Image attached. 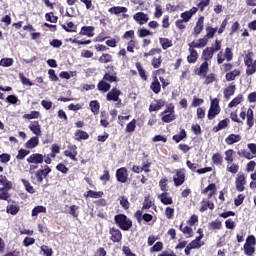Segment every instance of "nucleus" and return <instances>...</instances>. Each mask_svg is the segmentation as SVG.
<instances>
[{
	"instance_id": "f257e3e1",
	"label": "nucleus",
	"mask_w": 256,
	"mask_h": 256,
	"mask_svg": "<svg viewBox=\"0 0 256 256\" xmlns=\"http://www.w3.org/2000/svg\"><path fill=\"white\" fill-rule=\"evenodd\" d=\"M244 65L246 67V75L251 76L256 73V60L255 54L251 51H244L242 54Z\"/></svg>"
},
{
	"instance_id": "f03ea898",
	"label": "nucleus",
	"mask_w": 256,
	"mask_h": 256,
	"mask_svg": "<svg viewBox=\"0 0 256 256\" xmlns=\"http://www.w3.org/2000/svg\"><path fill=\"white\" fill-rule=\"evenodd\" d=\"M114 221L122 231H129L133 227L131 219L127 218L125 214H118L114 217Z\"/></svg>"
},
{
	"instance_id": "7ed1b4c3",
	"label": "nucleus",
	"mask_w": 256,
	"mask_h": 256,
	"mask_svg": "<svg viewBox=\"0 0 256 256\" xmlns=\"http://www.w3.org/2000/svg\"><path fill=\"white\" fill-rule=\"evenodd\" d=\"M220 113L221 107L219 106V99H211L210 108L207 115L208 119L212 121V119H215V117H217V115H219Z\"/></svg>"
},
{
	"instance_id": "20e7f679",
	"label": "nucleus",
	"mask_w": 256,
	"mask_h": 256,
	"mask_svg": "<svg viewBox=\"0 0 256 256\" xmlns=\"http://www.w3.org/2000/svg\"><path fill=\"white\" fill-rule=\"evenodd\" d=\"M256 239L255 236H248L244 244L245 255L252 256L255 253Z\"/></svg>"
},
{
	"instance_id": "39448f33",
	"label": "nucleus",
	"mask_w": 256,
	"mask_h": 256,
	"mask_svg": "<svg viewBox=\"0 0 256 256\" xmlns=\"http://www.w3.org/2000/svg\"><path fill=\"white\" fill-rule=\"evenodd\" d=\"M226 61H233V50L231 48H226L224 53L221 51L217 55V63L221 65Z\"/></svg>"
},
{
	"instance_id": "423d86ee",
	"label": "nucleus",
	"mask_w": 256,
	"mask_h": 256,
	"mask_svg": "<svg viewBox=\"0 0 256 256\" xmlns=\"http://www.w3.org/2000/svg\"><path fill=\"white\" fill-rule=\"evenodd\" d=\"M203 29H205V17L200 16L193 28L192 35L194 37H199V35H201V33L203 32Z\"/></svg>"
},
{
	"instance_id": "0eeeda50",
	"label": "nucleus",
	"mask_w": 256,
	"mask_h": 256,
	"mask_svg": "<svg viewBox=\"0 0 256 256\" xmlns=\"http://www.w3.org/2000/svg\"><path fill=\"white\" fill-rule=\"evenodd\" d=\"M12 187L13 184L7 179V176L0 175V193H9Z\"/></svg>"
},
{
	"instance_id": "6e6552de",
	"label": "nucleus",
	"mask_w": 256,
	"mask_h": 256,
	"mask_svg": "<svg viewBox=\"0 0 256 256\" xmlns=\"http://www.w3.org/2000/svg\"><path fill=\"white\" fill-rule=\"evenodd\" d=\"M51 173V168L48 165H45L44 168H41L35 172V177L38 183H43L45 177Z\"/></svg>"
},
{
	"instance_id": "1a4fd4ad",
	"label": "nucleus",
	"mask_w": 256,
	"mask_h": 256,
	"mask_svg": "<svg viewBox=\"0 0 256 256\" xmlns=\"http://www.w3.org/2000/svg\"><path fill=\"white\" fill-rule=\"evenodd\" d=\"M121 95V90L117 89V88H113L107 95H106V99L107 101H119V103L116 104L117 107H119V105H121V100L119 99V96Z\"/></svg>"
},
{
	"instance_id": "9d476101",
	"label": "nucleus",
	"mask_w": 256,
	"mask_h": 256,
	"mask_svg": "<svg viewBox=\"0 0 256 256\" xmlns=\"http://www.w3.org/2000/svg\"><path fill=\"white\" fill-rule=\"evenodd\" d=\"M175 173L176 174L173 177L175 187H181V185H183V183H185V171L176 170Z\"/></svg>"
},
{
	"instance_id": "9b49d317",
	"label": "nucleus",
	"mask_w": 256,
	"mask_h": 256,
	"mask_svg": "<svg viewBox=\"0 0 256 256\" xmlns=\"http://www.w3.org/2000/svg\"><path fill=\"white\" fill-rule=\"evenodd\" d=\"M44 159L45 157L43 156V154L35 153L27 158V163H29L30 165H41Z\"/></svg>"
},
{
	"instance_id": "f8f14e48",
	"label": "nucleus",
	"mask_w": 256,
	"mask_h": 256,
	"mask_svg": "<svg viewBox=\"0 0 256 256\" xmlns=\"http://www.w3.org/2000/svg\"><path fill=\"white\" fill-rule=\"evenodd\" d=\"M197 11H199V8L192 7L190 10L181 13V20L184 21V23H189V21H191V18L197 13Z\"/></svg>"
},
{
	"instance_id": "ddd939ff",
	"label": "nucleus",
	"mask_w": 256,
	"mask_h": 256,
	"mask_svg": "<svg viewBox=\"0 0 256 256\" xmlns=\"http://www.w3.org/2000/svg\"><path fill=\"white\" fill-rule=\"evenodd\" d=\"M134 21L138 23V25H145L149 21V14H145L144 12H137L133 15Z\"/></svg>"
},
{
	"instance_id": "4468645a",
	"label": "nucleus",
	"mask_w": 256,
	"mask_h": 256,
	"mask_svg": "<svg viewBox=\"0 0 256 256\" xmlns=\"http://www.w3.org/2000/svg\"><path fill=\"white\" fill-rule=\"evenodd\" d=\"M208 43H209V40L206 39L205 37H203L198 40L192 41L189 44V47H192L193 49H203V48L207 47Z\"/></svg>"
},
{
	"instance_id": "2eb2a0df",
	"label": "nucleus",
	"mask_w": 256,
	"mask_h": 256,
	"mask_svg": "<svg viewBox=\"0 0 256 256\" xmlns=\"http://www.w3.org/2000/svg\"><path fill=\"white\" fill-rule=\"evenodd\" d=\"M116 177L117 181L119 183H127V179L129 177V174L127 173V168L122 167L116 171Z\"/></svg>"
},
{
	"instance_id": "dca6fc26",
	"label": "nucleus",
	"mask_w": 256,
	"mask_h": 256,
	"mask_svg": "<svg viewBox=\"0 0 256 256\" xmlns=\"http://www.w3.org/2000/svg\"><path fill=\"white\" fill-rule=\"evenodd\" d=\"M28 129H30L36 137H41V125L39 124V121L30 122Z\"/></svg>"
},
{
	"instance_id": "f3484780",
	"label": "nucleus",
	"mask_w": 256,
	"mask_h": 256,
	"mask_svg": "<svg viewBox=\"0 0 256 256\" xmlns=\"http://www.w3.org/2000/svg\"><path fill=\"white\" fill-rule=\"evenodd\" d=\"M109 233L111 235V241H113V243H119V241L123 239V234H121V230L119 229L111 228Z\"/></svg>"
},
{
	"instance_id": "a211bd4d",
	"label": "nucleus",
	"mask_w": 256,
	"mask_h": 256,
	"mask_svg": "<svg viewBox=\"0 0 256 256\" xmlns=\"http://www.w3.org/2000/svg\"><path fill=\"white\" fill-rule=\"evenodd\" d=\"M213 55H215V48L207 47L202 52V59L207 63V61H211V59H213Z\"/></svg>"
},
{
	"instance_id": "6ab92c4d",
	"label": "nucleus",
	"mask_w": 256,
	"mask_h": 256,
	"mask_svg": "<svg viewBox=\"0 0 256 256\" xmlns=\"http://www.w3.org/2000/svg\"><path fill=\"white\" fill-rule=\"evenodd\" d=\"M162 121L164 123H171V121H175V113L173 110H166L162 112Z\"/></svg>"
},
{
	"instance_id": "aec40b11",
	"label": "nucleus",
	"mask_w": 256,
	"mask_h": 256,
	"mask_svg": "<svg viewBox=\"0 0 256 256\" xmlns=\"http://www.w3.org/2000/svg\"><path fill=\"white\" fill-rule=\"evenodd\" d=\"M79 35H85L86 37H93L95 35V27L83 26L80 30Z\"/></svg>"
},
{
	"instance_id": "412c9836",
	"label": "nucleus",
	"mask_w": 256,
	"mask_h": 256,
	"mask_svg": "<svg viewBox=\"0 0 256 256\" xmlns=\"http://www.w3.org/2000/svg\"><path fill=\"white\" fill-rule=\"evenodd\" d=\"M208 72H209V63L207 61H204L200 65L197 75H199V77L205 78L207 77Z\"/></svg>"
},
{
	"instance_id": "4be33fe9",
	"label": "nucleus",
	"mask_w": 256,
	"mask_h": 256,
	"mask_svg": "<svg viewBox=\"0 0 256 256\" xmlns=\"http://www.w3.org/2000/svg\"><path fill=\"white\" fill-rule=\"evenodd\" d=\"M158 199H160L163 205H173V198L169 196V193L163 192L162 194H159Z\"/></svg>"
},
{
	"instance_id": "5701e85b",
	"label": "nucleus",
	"mask_w": 256,
	"mask_h": 256,
	"mask_svg": "<svg viewBox=\"0 0 256 256\" xmlns=\"http://www.w3.org/2000/svg\"><path fill=\"white\" fill-rule=\"evenodd\" d=\"M188 51L190 53V55L187 57L188 63H196L197 59L199 58V54L197 53V50L189 46Z\"/></svg>"
},
{
	"instance_id": "b1692460",
	"label": "nucleus",
	"mask_w": 256,
	"mask_h": 256,
	"mask_svg": "<svg viewBox=\"0 0 256 256\" xmlns=\"http://www.w3.org/2000/svg\"><path fill=\"white\" fill-rule=\"evenodd\" d=\"M207 193H209L208 199H211V197L217 193V186H215V184L208 185L204 190H202L203 195H207Z\"/></svg>"
},
{
	"instance_id": "393cba45",
	"label": "nucleus",
	"mask_w": 256,
	"mask_h": 256,
	"mask_svg": "<svg viewBox=\"0 0 256 256\" xmlns=\"http://www.w3.org/2000/svg\"><path fill=\"white\" fill-rule=\"evenodd\" d=\"M236 189L239 192L245 191V175H240L236 179Z\"/></svg>"
},
{
	"instance_id": "a878e982",
	"label": "nucleus",
	"mask_w": 256,
	"mask_h": 256,
	"mask_svg": "<svg viewBox=\"0 0 256 256\" xmlns=\"http://www.w3.org/2000/svg\"><path fill=\"white\" fill-rule=\"evenodd\" d=\"M203 237L204 235L196 237V239L189 244L191 249H201V247L205 245V242L201 241Z\"/></svg>"
},
{
	"instance_id": "bb28decb",
	"label": "nucleus",
	"mask_w": 256,
	"mask_h": 256,
	"mask_svg": "<svg viewBox=\"0 0 256 256\" xmlns=\"http://www.w3.org/2000/svg\"><path fill=\"white\" fill-rule=\"evenodd\" d=\"M247 126L248 129H251L255 125V118L253 114V109L249 108L246 112Z\"/></svg>"
},
{
	"instance_id": "cd10ccee",
	"label": "nucleus",
	"mask_w": 256,
	"mask_h": 256,
	"mask_svg": "<svg viewBox=\"0 0 256 256\" xmlns=\"http://www.w3.org/2000/svg\"><path fill=\"white\" fill-rule=\"evenodd\" d=\"M127 7L123 6H114L108 10L111 15H121V13H127Z\"/></svg>"
},
{
	"instance_id": "c85d7f7f",
	"label": "nucleus",
	"mask_w": 256,
	"mask_h": 256,
	"mask_svg": "<svg viewBox=\"0 0 256 256\" xmlns=\"http://www.w3.org/2000/svg\"><path fill=\"white\" fill-rule=\"evenodd\" d=\"M239 141H241V135L239 134H230L225 139V143H227V145H234V143H239Z\"/></svg>"
},
{
	"instance_id": "c756f323",
	"label": "nucleus",
	"mask_w": 256,
	"mask_h": 256,
	"mask_svg": "<svg viewBox=\"0 0 256 256\" xmlns=\"http://www.w3.org/2000/svg\"><path fill=\"white\" fill-rule=\"evenodd\" d=\"M241 75V70L240 69H234L228 73H226V81H235V78L239 77Z\"/></svg>"
},
{
	"instance_id": "7c9ffc66",
	"label": "nucleus",
	"mask_w": 256,
	"mask_h": 256,
	"mask_svg": "<svg viewBox=\"0 0 256 256\" xmlns=\"http://www.w3.org/2000/svg\"><path fill=\"white\" fill-rule=\"evenodd\" d=\"M39 145V136H34L25 144L26 149H35Z\"/></svg>"
},
{
	"instance_id": "2f4dec72",
	"label": "nucleus",
	"mask_w": 256,
	"mask_h": 256,
	"mask_svg": "<svg viewBox=\"0 0 256 256\" xmlns=\"http://www.w3.org/2000/svg\"><path fill=\"white\" fill-rule=\"evenodd\" d=\"M205 31H206V34L204 36V39L209 41V39H213L215 37V33H217V28L207 26Z\"/></svg>"
},
{
	"instance_id": "473e14b6",
	"label": "nucleus",
	"mask_w": 256,
	"mask_h": 256,
	"mask_svg": "<svg viewBox=\"0 0 256 256\" xmlns=\"http://www.w3.org/2000/svg\"><path fill=\"white\" fill-rule=\"evenodd\" d=\"M180 231L185 235L186 239L193 237V228L189 226L180 225Z\"/></svg>"
},
{
	"instance_id": "72a5a7b5",
	"label": "nucleus",
	"mask_w": 256,
	"mask_h": 256,
	"mask_svg": "<svg viewBox=\"0 0 256 256\" xmlns=\"http://www.w3.org/2000/svg\"><path fill=\"white\" fill-rule=\"evenodd\" d=\"M207 209H215V204H213L212 202H209L207 200H203L201 202V206H200V212L204 213V211H207Z\"/></svg>"
},
{
	"instance_id": "f704fd0d",
	"label": "nucleus",
	"mask_w": 256,
	"mask_h": 256,
	"mask_svg": "<svg viewBox=\"0 0 256 256\" xmlns=\"http://www.w3.org/2000/svg\"><path fill=\"white\" fill-rule=\"evenodd\" d=\"M109 89H111V84H109V82H106L105 80L102 79L98 83V91H102V93H107Z\"/></svg>"
},
{
	"instance_id": "c9c22d12",
	"label": "nucleus",
	"mask_w": 256,
	"mask_h": 256,
	"mask_svg": "<svg viewBox=\"0 0 256 256\" xmlns=\"http://www.w3.org/2000/svg\"><path fill=\"white\" fill-rule=\"evenodd\" d=\"M102 79L107 83H117V73H106Z\"/></svg>"
},
{
	"instance_id": "e433bc0d",
	"label": "nucleus",
	"mask_w": 256,
	"mask_h": 256,
	"mask_svg": "<svg viewBox=\"0 0 256 256\" xmlns=\"http://www.w3.org/2000/svg\"><path fill=\"white\" fill-rule=\"evenodd\" d=\"M235 95V85H230L224 90L225 99H231Z\"/></svg>"
},
{
	"instance_id": "4c0bfd02",
	"label": "nucleus",
	"mask_w": 256,
	"mask_h": 256,
	"mask_svg": "<svg viewBox=\"0 0 256 256\" xmlns=\"http://www.w3.org/2000/svg\"><path fill=\"white\" fill-rule=\"evenodd\" d=\"M159 43L162 47V49H169V47H173V42L167 38H160Z\"/></svg>"
},
{
	"instance_id": "58836bf2",
	"label": "nucleus",
	"mask_w": 256,
	"mask_h": 256,
	"mask_svg": "<svg viewBox=\"0 0 256 256\" xmlns=\"http://www.w3.org/2000/svg\"><path fill=\"white\" fill-rule=\"evenodd\" d=\"M150 88L153 93L157 94L161 92V84L159 83V80H157V78H155V80L152 82Z\"/></svg>"
},
{
	"instance_id": "ea45409f",
	"label": "nucleus",
	"mask_w": 256,
	"mask_h": 256,
	"mask_svg": "<svg viewBox=\"0 0 256 256\" xmlns=\"http://www.w3.org/2000/svg\"><path fill=\"white\" fill-rule=\"evenodd\" d=\"M229 125V118H226L218 123L216 127H214V131L217 133V131H221V129H225Z\"/></svg>"
},
{
	"instance_id": "a19ab883",
	"label": "nucleus",
	"mask_w": 256,
	"mask_h": 256,
	"mask_svg": "<svg viewBox=\"0 0 256 256\" xmlns=\"http://www.w3.org/2000/svg\"><path fill=\"white\" fill-rule=\"evenodd\" d=\"M76 141H81L82 139H89V134L85 131L77 130L75 133Z\"/></svg>"
},
{
	"instance_id": "79ce46f5",
	"label": "nucleus",
	"mask_w": 256,
	"mask_h": 256,
	"mask_svg": "<svg viewBox=\"0 0 256 256\" xmlns=\"http://www.w3.org/2000/svg\"><path fill=\"white\" fill-rule=\"evenodd\" d=\"M39 213H47V208H45L44 206H36L32 210V217H37Z\"/></svg>"
},
{
	"instance_id": "37998d69",
	"label": "nucleus",
	"mask_w": 256,
	"mask_h": 256,
	"mask_svg": "<svg viewBox=\"0 0 256 256\" xmlns=\"http://www.w3.org/2000/svg\"><path fill=\"white\" fill-rule=\"evenodd\" d=\"M243 102V96L239 95L236 98H234L229 104L228 107L232 109V107H237V105L241 104Z\"/></svg>"
},
{
	"instance_id": "c03bdc74",
	"label": "nucleus",
	"mask_w": 256,
	"mask_h": 256,
	"mask_svg": "<svg viewBox=\"0 0 256 256\" xmlns=\"http://www.w3.org/2000/svg\"><path fill=\"white\" fill-rule=\"evenodd\" d=\"M99 102L97 100H93L90 102V109L94 115H97L99 113Z\"/></svg>"
},
{
	"instance_id": "a18cd8bd",
	"label": "nucleus",
	"mask_w": 256,
	"mask_h": 256,
	"mask_svg": "<svg viewBox=\"0 0 256 256\" xmlns=\"http://www.w3.org/2000/svg\"><path fill=\"white\" fill-rule=\"evenodd\" d=\"M151 35H153V32L149 31L146 28L138 29V37H140V38L151 37Z\"/></svg>"
},
{
	"instance_id": "49530a36",
	"label": "nucleus",
	"mask_w": 256,
	"mask_h": 256,
	"mask_svg": "<svg viewBox=\"0 0 256 256\" xmlns=\"http://www.w3.org/2000/svg\"><path fill=\"white\" fill-rule=\"evenodd\" d=\"M155 55H161L160 48H153L149 52L144 53V57H155Z\"/></svg>"
},
{
	"instance_id": "de8ad7c7",
	"label": "nucleus",
	"mask_w": 256,
	"mask_h": 256,
	"mask_svg": "<svg viewBox=\"0 0 256 256\" xmlns=\"http://www.w3.org/2000/svg\"><path fill=\"white\" fill-rule=\"evenodd\" d=\"M211 0H200L197 4L198 9H200L201 13L205 11V7H209Z\"/></svg>"
},
{
	"instance_id": "09e8293b",
	"label": "nucleus",
	"mask_w": 256,
	"mask_h": 256,
	"mask_svg": "<svg viewBox=\"0 0 256 256\" xmlns=\"http://www.w3.org/2000/svg\"><path fill=\"white\" fill-rule=\"evenodd\" d=\"M212 163H214V165H221V163H223V156L219 153L213 154Z\"/></svg>"
},
{
	"instance_id": "8fccbe9b",
	"label": "nucleus",
	"mask_w": 256,
	"mask_h": 256,
	"mask_svg": "<svg viewBox=\"0 0 256 256\" xmlns=\"http://www.w3.org/2000/svg\"><path fill=\"white\" fill-rule=\"evenodd\" d=\"M136 127H137V120L133 119L130 123L127 124L126 133H133Z\"/></svg>"
},
{
	"instance_id": "3c124183",
	"label": "nucleus",
	"mask_w": 256,
	"mask_h": 256,
	"mask_svg": "<svg viewBox=\"0 0 256 256\" xmlns=\"http://www.w3.org/2000/svg\"><path fill=\"white\" fill-rule=\"evenodd\" d=\"M225 161L228 165H231V163H233V149H229L225 152Z\"/></svg>"
},
{
	"instance_id": "603ef678",
	"label": "nucleus",
	"mask_w": 256,
	"mask_h": 256,
	"mask_svg": "<svg viewBox=\"0 0 256 256\" xmlns=\"http://www.w3.org/2000/svg\"><path fill=\"white\" fill-rule=\"evenodd\" d=\"M87 197H91L92 199H99V198L103 197V192H101V191L95 192L93 190H90L87 192Z\"/></svg>"
},
{
	"instance_id": "864d4df0",
	"label": "nucleus",
	"mask_w": 256,
	"mask_h": 256,
	"mask_svg": "<svg viewBox=\"0 0 256 256\" xmlns=\"http://www.w3.org/2000/svg\"><path fill=\"white\" fill-rule=\"evenodd\" d=\"M161 54H158V57H154L152 59V66L154 67V69H159L161 67Z\"/></svg>"
},
{
	"instance_id": "5fc2aeb1",
	"label": "nucleus",
	"mask_w": 256,
	"mask_h": 256,
	"mask_svg": "<svg viewBox=\"0 0 256 256\" xmlns=\"http://www.w3.org/2000/svg\"><path fill=\"white\" fill-rule=\"evenodd\" d=\"M19 79L21 80V83L26 85L27 87H33V83L31 82V80H29L27 77H25V75H23V73L19 74Z\"/></svg>"
},
{
	"instance_id": "6e6d98bb",
	"label": "nucleus",
	"mask_w": 256,
	"mask_h": 256,
	"mask_svg": "<svg viewBox=\"0 0 256 256\" xmlns=\"http://www.w3.org/2000/svg\"><path fill=\"white\" fill-rule=\"evenodd\" d=\"M22 183L28 193H35V188L31 186V183L28 180L22 179Z\"/></svg>"
},
{
	"instance_id": "4d7b16f0",
	"label": "nucleus",
	"mask_w": 256,
	"mask_h": 256,
	"mask_svg": "<svg viewBox=\"0 0 256 256\" xmlns=\"http://www.w3.org/2000/svg\"><path fill=\"white\" fill-rule=\"evenodd\" d=\"M163 16V7L159 4L155 5V13H154V17L156 19H160V17Z\"/></svg>"
},
{
	"instance_id": "13d9d810",
	"label": "nucleus",
	"mask_w": 256,
	"mask_h": 256,
	"mask_svg": "<svg viewBox=\"0 0 256 256\" xmlns=\"http://www.w3.org/2000/svg\"><path fill=\"white\" fill-rule=\"evenodd\" d=\"M136 68L138 70V73L141 79H143L144 81H147V75L145 74V70L143 69L140 63H136Z\"/></svg>"
},
{
	"instance_id": "bf43d9fd",
	"label": "nucleus",
	"mask_w": 256,
	"mask_h": 256,
	"mask_svg": "<svg viewBox=\"0 0 256 256\" xmlns=\"http://www.w3.org/2000/svg\"><path fill=\"white\" fill-rule=\"evenodd\" d=\"M0 65L2 67H11V65H13V58H2Z\"/></svg>"
},
{
	"instance_id": "052dcab7",
	"label": "nucleus",
	"mask_w": 256,
	"mask_h": 256,
	"mask_svg": "<svg viewBox=\"0 0 256 256\" xmlns=\"http://www.w3.org/2000/svg\"><path fill=\"white\" fill-rule=\"evenodd\" d=\"M151 207H153V200H151V196H146L143 203V209H151Z\"/></svg>"
},
{
	"instance_id": "680f3d73",
	"label": "nucleus",
	"mask_w": 256,
	"mask_h": 256,
	"mask_svg": "<svg viewBox=\"0 0 256 256\" xmlns=\"http://www.w3.org/2000/svg\"><path fill=\"white\" fill-rule=\"evenodd\" d=\"M7 213H10V215H17V213H19V207L17 205H9L7 207Z\"/></svg>"
},
{
	"instance_id": "e2e57ef3",
	"label": "nucleus",
	"mask_w": 256,
	"mask_h": 256,
	"mask_svg": "<svg viewBox=\"0 0 256 256\" xmlns=\"http://www.w3.org/2000/svg\"><path fill=\"white\" fill-rule=\"evenodd\" d=\"M111 59H113V57L111 56V54H103V55L99 58V61H100V63H111Z\"/></svg>"
},
{
	"instance_id": "0e129e2a",
	"label": "nucleus",
	"mask_w": 256,
	"mask_h": 256,
	"mask_svg": "<svg viewBox=\"0 0 256 256\" xmlns=\"http://www.w3.org/2000/svg\"><path fill=\"white\" fill-rule=\"evenodd\" d=\"M165 215H166L167 219H172L173 216L175 215V209H173L171 207H166Z\"/></svg>"
},
{
	"instance_id": "69168bd1",
	"label": "nucleus",
	"mask_w": 256,
	"mask_h": 256,
	"mask_svg": "<svg viewBox=\"0 0 256 256\" xmlns=\"http://www.w3.org/2000/svg\"><path fill=\"white\" fill-rule=\"evenodd\" d=\"M70 215H73L74 217H79V206L77 205L70 206Z\"/></svg>"
},
{
	"instance_id": "338daca9",
	"label": "nucleus",
	"mask_w": 256,
	"mask_h": 256,
	"mask_svg": "<svg viewBox=\"0 0 256 256\" xmlns=\"http://www.w3.org/2000/svg\"><path fill=\"white\" fill-rule=\"evenodd\" d=\"M24 119H38L39 118V112L32 111L30 114H24Z\"/></svg>"
},
{
	"instance_id": "774afa93",
	"label": "nucleus",
	"mask_w": 256,
	"mask_h": 256,
	"mask_svg": "<svg viewBox=\"0 0 256 256\" xmlns=\"http://www.w3.org/2000/svg\"><path fill=\"white\" fill-rule=\"evenodd\" d=\"M41 251L45 256H53V249L48 248L47 246H41Z\"/></svg>"
}]
</instances>
